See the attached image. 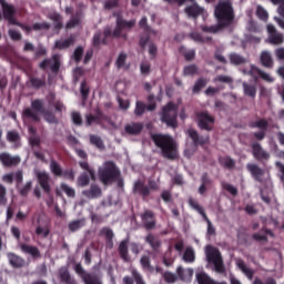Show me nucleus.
I'll list each match as a JSON object with an SVG mask.
<instances>
[{
  "label": "nucleus",
  "mask_w": 284,
  "mask_h": 284,
  "mask_svg": "<svg viewBox=\"0 0 284 284\" xmlns=\"http://www.w3.org/2000/svg\"><path fill=\"white\" fill-rule=\"evenodd\" d=\"M39 114L43 115L47 123H59L57 115H54L52 111L45 110L43 100L41 99L33 100L31 102V108H26L22 111V119L23 121H32L33 123H39V121H41V116H39Z\"/></svg>",
  "instance_id": "f257e3e1"
},
{
  "label": "nucleus",
  "mask_w": 284,
  "mask_h": 284,
  "mask_svg": "<svg viewBox=\"0 0 284 284\" xmlns=\"http://www.w3.org/2000/svg\"><path fill=\"white\" fill-rule=\"evenodd\" d=\"M215 19L222 28H230L234 23L235 13L232 0H220L214 10Z\"/></svg>",
  "instance_id": "f03ea898"
},
{
  "label": "nucleus",
  "mask_w": 284,
  "mask_h": 284,
  "mask_svg": "<svg viewBox=\"0 0 284 284\" xmlns=\"http://www.w3.org/2000/svg\"><path fill=\"white\" fill-rule=\"evenodd\" d=\"M150 138L154 145L161 149L162 156H164V159H176V144L174 143L172 136L168 134L152 133Z\"/></svg>",
  "instance_id": "7ed1b4c3"
},
{
  "label": "nucleus",
  "mask_w": 284,
  "mask_h": 284,
  "mask_svg": "<svg viewBox=\"0 0 284 284\" xmlns=\"http://www.w3.org/2000/svg\"><path fill=\"white\" fill-rule=\"evenodd\" d=\"M98 176L103 185H110V183H114V181L121 179V170L116 168L114 161H106L99 169Z\"/></svg>",
  "instance_id": "20e7f679"
},
{
  "label": "nucleus",
  "mask_w": 284,
  "mask_h": 284,
  "mask_svg": "<svg viewBox=\"0 0 284 284\" xmlns=\"http://www.w3.org/2000/svg\"><path fill=\"white\" fill-rule=\"evenodd\" d=\"M162 123H165L168 128H178L179 122V105L174 102H169L166 105L162 108V112L160 113Z\"/></svg>",
  "instance_id": "39448f33"
},
{
  "label": "nucleus",
  "mask_w": 284,
  "mask_h": 284,
  "mask_svg": "<svg viewBox=\"0 0 284 284\" xmlns=\"http://www.w3.org/2000/svg\"><path fill=\"white\" fill-rule=\"evenodd\" d=\"M205 255L207 263H212V265H214V270L217 274H225V263L223 262V255H221V251H219V248L207 245L205 248Z\"/></svg>",
  "instance_id": "423d86ee"
},
{
  "label": "nucleus",
  "mask_w": 284,
  "mask_h": 284,
  "mask_svg": "<svg viewBox=\"0 0 284 284\" xmlns=\"http://www.w3.org/2000/svg\"><path fill=\"white\" fill-rule=\"evenodd\" d=\"M149 184H145V181L138 180L133 184V194H136L138 196H141V199H148L150 194H152V190L156 191L159 190V184L154 180H149Z\"/></svg>",
  "instance_id": "0eeeda50"
},
{
  "label": "nucleus",
  "mask_w": 284,
  "mask_h": 284,
  "mask_svg": "<svg viewBox=\"0 0 284 284\" xmlns=\"http://www.w3.org/2000/svg\"><path fill=\"white\" fill-rule=\"evenodd\" d=\"M197 126L200 130H205L206 132H212L214 130V123L216 120L214 115H211L207 111H200L196 113Z\"/></svg>",
  "instance_id": "6e6552de"
},
{
  "label": "nucleus",
  "mask_w": 284,
  "mask_h": 284,
  "mask_svg": "<svg viewBox=\"0 0 284 284\" xmlns=\"http://www.w3.org/2000/svg\"><path fill=\"white\" fill-rule=\"evenodd\" d=\"M74 272L80 276L84 284H103L99 275L88 273L81 263L75 264Z\"/></svg>",
  "instance_id": "1a4fd4ad"
},
{
  "label": "nucleus",
  "mask_w": 284,
  "mask_h": 284,
  "mask_svg": "<svg viewBox=\"0 0 284 284\" xmlns=\"http://www.w3.org/2000/svg\"><path fill=\"white\" fill-rule=\"evenodd\" d=\"M49 65L53 74H59V71L61 70V57L55 53L50 59H44L39 64V68L41 70H48Z\"/></svg>",
  "instance_id": "9d476101"
},
{
  "label": "nucleus",
  "mask_w": 284,
  "mask_h": 284,
  "mask_svg": "<svg viewBox=\"0 0 284 284\" xmlns=\"http://www.w3.org/2000/svg\"><path fill=\"white\" fill-rule=\"evenodd\" d=\"M251 150L253 158L255 161H258V163H266V161H270L272 156L258 142H253L251 144Z\"/></svg>",
  "instance_id": "9b49d317"
},
{
  "label": "nucleus",
  "mask_w": 284,
  "mask_h": 284,
  "mask_svg": "<svg viewBox=\"0 0 284 284\" xmlns=\"http://www.w3.org/2000/svg\"><path fill=\"white\" fill-rule=\"evenodd\" d=\"M136 26V20H124L121 16L116 17V27L113 31V37H115V39H120L121 37V32H123V30H132V27Z\"/></svg>",
  "instance_id": "f8f14e48"
},
{
  "label": "nucleus",
  "mask_w": 284,
  "mask_h": 284,
  "mask_svg": "<svg viewBox=\"0 0 284 284\" xmlns=\"http://www.w3.org/2000/svg\"><path fill=\"white\" fill-rule=\"evenodd\" d=\"M0 6L2 8L3 19L9 21L11 26H14L18 22L17 18H14V14H17L14 6L7 3L6 0H0Z\"/></svg>",
  "instance_id": "ddd939ff"
},
{
  "label": "nucleus",
  "mask_w": 284,
  "mask_h": 284,
  "mask_svg": "<svg viewBox=\"0 0 284 284\" xmlns=\"http://www.w3.org/2000/svg\"><path fill=\"white\" fill-rule=\"evenodd\" d=\"M0 162L4 168H17V165L21 163V156L19 155L12 156L8 152H2L0 153Z\"/></svg>",
  "instance_id": "4468645a"
},
{
  "label": "nucleus",
  "mask_w": 284,
  "mask_h": 284,
  "mask_svg": "<svg viewBox=\"0 0 284 284\" xmlns=\"http://www.w3.org/2000/svg\"><path fill=\"white\" fill-rule=\"evenodd\" d=\"M246 170L247 172H250L254 181H256L257 183H263V176H265V169H262L261 166H258V164L247 163Z\"/></svg>",
  "instance_id": "2eb2a0df"
},
{
  "label": "nucleus",
  "mask_w": 284,
  "mask_h": 284,
  "mask_svg": "<svg viewBox=\"0 0 284 284\" xmlns=\"http://www.w3.org/2000/svg\"><path fill=\"white\" fill-rule=\"evenodd\" d=\"M187 134L192 140L194 148H199V145H207V143H210V136H203L194 129H189Z\"/></svg>",
  "instance_id": "dca6fc26"
},
{
  "label": "nucleus",
  "mask_w": 284,
  "mask_h": 284,
  "mask_svg": "<svg viewBox=\"0 0 284 284\" xmlns=\"http://www.w3.org/2000/svg\"><path fill=\"white\" fill-rule=\"evenodd\" d=\"M141 221L145 230H154L156 227V215L151 210H146L141 214Z\"/></svg>",
  "instance_id": "f3484780"
},
{
  "label": "nucleus",
  "mask_w": 284,
  "mask_h": 284,
  "mask_svg": "<svg viewBox=\"0 0 284 284\" xmlns=\"http://www.w3.org/2000/svg\"><path fill=\"white\" fill-rule=\"evenodd\" d=\"M37 180L44 194H50L52 192V186L50 185V174L47 172H38Z\"/></svg>",
  "instance_id": "a211bd4d"
},
{
  "label": "nucleus",
  "mask_w": 284,
  "mask_h": 284,
  "mask_svg": "<svg viewBox=\"0 0 284 284\" xmlns=\"http://www.w3.org/2000/svg\"><path fill=\"white\" fill-rule=\"evenodd\" d=\"M103 121H105V114L103 113V111H101V109L95 110V115L92 113L85 115V125L88 128H90V125H92L93 123H95L97 125H101Z\"/></svg>",
  "instance_id": "6ab92c4d"
},
{
  "label": "nucleus",
  "mask_w": 284,
  "mask_h": 284,
  "mask_svg": "<svg viewBox=\"0 0 284 284\" xmlns=\"http://www.w3.org/2000/svg\"><path fill=\"white\" fill-rule=\"evenodd\" d=\"M144 128H145V124L143 122H131L125 124L124 131L130 136H139V134L143 132Z\"/></svg>",
  "instance_id": "aec40b11"
},
{
  "label": "nucleus",
  "mask_w": 284,
  "mask_h": 284,
  "mask_svg": "<svg viewBox=\"0 0 284 284\" xmlns=\"http://www.w3.org/2000/svg\"><path fill=\"white\" fill-rule=\"evenodd\" d=\"M130 239L122 240L118 246V254L123 263H130Z\"/></svg>",
  "instance_id": "412c9836"
},
{
  "label": "nucleus",
  "mask_w": 284,
  "mask_h": 284,
  "mask_svg": "<svg viewBox=\"0 0 284 284\" xmlns=\"http://www.w3.org/2000/svg\"><path fill=\"white\" fill-rule=\"evenodd\" d=\"M145 110H148L149 112H154V110H156V103L145 104V102L143 101L135 102V116H143L145 114Z\"/></svg>",
  "instance_id": "4be33fe9"
},
{
  "label": "nucleus",
  "mask_w": 284,
  "mask_h": 284,
  "mask_svg": "<svg viewBox=\"0 0 284 284\" xmlns=\"http://www.w3.org/2000/svg\"><path fill=\"white\" fill-rule=\"evenodd\" d=\"M192 3L193 4H191L184 9V12L191 19H199V17H201V14H203V12H205V9L201 6H199V3H196V1L192 2Z\"/></svg>",
  "instance_id": "5701e85b"
},
{
  "label": "nucleus",
  "mask_w": 284,
  "mask_h": 284,
  "mask_svg": "<svg viewBox=\"0 0 284 284\" xmlns=\"http://www.w3.org/2000/svg\"><path fill=\"white\" fill-rule=\"evenodd\" d=\"M260 63H261L262 68L272 70V68H274V58L272 57V52L262 51L260 54Z\"/></svg>",
  "instance_id": "b1692460"
},
{
  "label": "nucleus",
  "mask_w": 284,
  "mask_h": 284,
  "mask_svg": "<svg viewBox=\"0 0 284 284\" xmlns=\"http://www.w3.org/2000/svg\"><path fill=\"white\" fill-rule=\"evenodd\" d=\"M8 261L11 267L14 270H21V267H26V260L14 253H8Z\"/></svg>",
  "instance_id": "393cba45"
},
{
  "label": "nucleus",
  "mask_w": 284,
  "mask_h": 284,
  "mask_svg": "<svg viewBox=\"0 0 284 284\" xmlns=\"http://www.w3.org/2000/svg\"><path fill=\"white\" fill-rule=\"evenodd\" d=\"M131 274H132V276L126 275V276L123 277V283L124 284H134V282L136 284H145V280H143V275H141L139 273V271L133 268L131 271Z\"/></svg>",
  "instance_id": "a878e982"
},
{
  "label": "nucleus",
  "mask_w": 284,
  "mask_h": 284,
  "mask_svg": "<svg viewBox=\"0 0 284 284\" xmlns=\"http://www.w3.org/2000/svg\"><path fill=\"white\" fill-rule=\"evenodd\" d=\"M20 250L24 254H30V256H32V258H41V251H39V247H37V246L23 243L20 245Z\"/></svg>",
  "instance_id": "bb28decb"
},
{
  "label": "nucleus",
  "mask_w": 284,
  "mask_h": 284,
  "mask_svg": "<svg viewBox=\"0 0 284 284\" xmlns=\"http://www.w3.org/2000/svg\"><path fill=\"white\" fill-rule=\"evenodd\" d=\"M101 194V187H99L97 184H92L89 190L82 191V195L85 196V199H99Z\"/></svg>",
  "instance_id": "cd10ccee"
},
{
  "label": "nucleus",
  "mask_w": 284,
  "mask_h": 284,
  "mask_svg": "<svg viewBox=\"0 0 284 284\" xmlns=\"http://www.w3.org/2000/svg\"><path fill=\"white\" fill-rule=\"evenodd\" d=\"M176 274L181 281H184L185 283H190L192 281V277L194 276V270L193 268H186L185 271L182 268V266H179L176 270Z\"/></svg>",
  "instance_id": "c85d7f7f"
},
{
  "label": "nucleus",
  "mask_w": 284,
  "mask_h": 284,
  "mask_svg": "<svg viewBox=\"0 0 284 284\" xmlns=\"http://www.w3.org/2000/svg\"><path fill=\"white\" fill-rule=\"evenodd\" d=\"M145 243H149L153 252H159L161 248V240L159 237L154 236V234H148L145 237Z\"/></svg>",
  "instance_id": "c756f323"
},
{
  "label": "nucleus",
  "mask_w": 284,
  "mask_h": 284,
  "mask_svg": "<svg viewBox=\"0 0 284 284\" xmlns=\"http://www.w3.org/2000/svg\"><path fill=\"white\" fill-rule=\"evenodd\" d=\"M74 43V37H69L65 40H57L54 42V49L55 50H68L70 45H73Z\"/></svg>",
  "instance_id": "7c9ffc66"
},
{
  "label": "nucleus",
  "mask_w": 284,
  "mask_h": 284,
  "mask_svg": "<svg viewBox=\"0 0 284 284\" xmlns=\"http://www.w3.org/2000/svg\"><path fill=\"white\" fill-rule=\"evenodd\" d=\"M242 88L245 97H250L251 99H256V84H250L247 82H243Z\"/></svg>",
  "instance_id": "2f4dec72"
},
{
  "label": "nucleus",
  "mask_w": 284,
  "mask_h": 284,
  "mask_svg": "<svg viewBox=\"0 0 284 284\" xmlns=\"http://www.w3.org/2000/svg\"><path fill=\"white\" fill-rule=\"evenodd\" d=\"M29 82L34 90H41V88H45V75L42 78L30 77Z\"/></svg>",
  "instance_id": "473e14b6"
},
{
  "label": "nucleus",
  "mask_w": 284,
  "mask_h": 284,
  "mask_svg": "<svg viewBox=\"0 0 284 284\" xmlns=\"http://www.w3.org/2000/svg\"><path fill=\"white\" fill-rule=\"evenodd\" d=\"M248 128H257V130L265 131L267 128H270V122L265 118H262L257 121L250 122Z\"/></svg>",
  "instance_id": "72a5a7b5"
},
{
  "label": "nucleus",
  "mask_w": 284,
  "mask_h": 284,
  "mask_svg": "<svg viewBox=\"0 0 284 284\" xmlns=\"http://www.w3.org/2000/svg\"><path fill=\"white\" fill-rule=\"evenodd\" d=\"M236 265L239 270H241V272L245 274L248 281H252V278H254V271L252 268H247V265H245V262L243 260H239Z\"/></svg>",
  "instance_id": "f704fd0d"
},
{
  "label": "nucleus",
  "mask_w": 284,
  "mask_h": 284,
  "mask_svg": "<svg viewBox=\"0 0 284 284\" xmlns=\"http://www.w3.org/2000/svg\"><path fill=\"white\" fill-rule=\"evenodd\" d=\"M50 171L54 176H63V168H61V164L57 162V160L52 159L50 160Z\"/></svg>",
  "instance_id": "c9c22d12"
},
{
  "label": "nucleus",
  "mask_w": 284,
  "mask_h": 284,
  "mask_svg": "<svg viewBox=\"0 0 284 284\" xmlns=\"http://www.w3.org/2000/svg\"><path fill=\"white\" fill-rule=\"evenodd\" d=\"M219 163L222 168H226V170H233L236 166V162L230 156L220 158Z\"/></svg>",
  "instance_id": "e433bc0d"
},
{
  "label": "nucleus",
  "mask_w": 284,
  "mask_h": 284,
  "mask_svg": "<svg viewBox=\"0 0 284 284\" xmlns=\"http://www.w3.org/2000/svg\"><path fill=\"white\" fill-rule=\"evenodd\" d=\"M229 59L232 65H243V63H247V60L239 53H231Z\"/></svg>",
  "instance_id": "4c0bfd02"
},
{
  "label": "nucleus",
  "mask_w": 284,
  "mask_h": 284,
  "mask_svg": "<svg viewBox=\"0 0 284 284\" xmlns=\"http://www.w3.org/2000/svg\"><path fill=\"white\" fill-rule=\"evenodd\" d=\"M140 265L143 270L146 272H150L151 274L154 272V266H152V261L150 260V256L144 255L140 260Z\"/></svg>",
  "instance_id": "58836bf2"
},
{
  "label": "nucleus",
  "mask_w": 284,
  "mask_h": 284,
  "mask_svg": "<svg viewBox=\"0 0 284 284\" xmlns=\"http://www.w3.org/2000/svg\"><path fill=\"white\" fill-rule=\"evenodd\" d=\"M244 74H247L248 77H252L254 81H258V77L261 74V69L254 64H251L250 70L244 69Z\"/></svg>",
  "instance_id": "ea45409f"
},
{
  "label": "nucleus",
  "mask_w": 284,
  "mask_h": 284,
  "mask_svg": "<svg viewBox=\"0 0 284 284\" xmlns=\"http://www.w3.org/2000/svg\"><path fill=\"white\" fill-rule=\"evenodd\" d=\"M284 42V36L281 32L268 36V43L272 45H281Z\"/></svg>",
  "instance_id": "a19ab883"
},
{
  "label": "nucleus",
  "mask_w": 284,
  "mask_h": 284,
  "mask_svg": "<svg viewBox=\"0 0 284 284\" xmlns=\"http://www.w3.org/2000/svg\"><path fill=\"white\" fill-rule=\"evenodd\" d=\"M106 45L108 41L103 38V33L101 31H98L93 36V47L99 48V45Z\"/></svg>",
  "instance_id": "79ce46f5"
},
{
  "label": "nucleus",
  "mask_w": 284,
  "mask_h": 284,
  "mask_svg": "<svg viewBox=\"0 0 284 284\" xmlns=\"http://www.w3.org/2000/svg\"><path fill=\"white\" fill-rule=\"evenodd\" d=\"M183 261L185 263H194V261H196V255L194 254V250H192V247H187L184 251Z\"/></svg>",
  "instance_id": "37998d69"
},
{
  "label": "nucleus",
  "mask_w": 284,
  "mask_h": 284,
  "mask_svg": "<svg viewBox=\"0 0 284 284\" xmlns=\"http://www.w3.org/2000/svg\"><path fill=\"white\" fill-rule=\"evenodd\" d=\"M189 204L193 207V210L199 212V214H201V216H203V219H207V214L205 213V209H203V206H200L199 202H196V200L190 199Z\"/></svg>",
  "instance_id": "c03bdc74"
},
{
  "label": "nucleus",
  "mask_w": 284,
  "mask_h": 284,
  "mask_svg": "<svg viewBox=\"0 0 284 284\" xmlns=\"http://www.w3.org/2000/svg\"><path fill=\"white\" fill-rule=\"evenodd\" d=\"M196 281L199 284H214V281L205 272L196 273Z\"/></svg>",
  "instance_id": "a18cd8bd"
},
{
  "label": "nucleus",
  "mask_w": 284,
  "mask_h": 284,
  "mask_svg": "<svg viewBox=\"0 0 284 284\" xmlns=\"http://www.w3.org/2000/svg\"><path fill=\"white\" fill-rule=\"evenodd\" d=\"M83 225H85L84 220H74L69 223L68 227H69L70 232H78V230H81V227H83Z\"/></svg>",
  "instance_id": "49530a36"
},
{
  "label": "nucleus",
  "mask_w": 284,
  "mask_h": 284,
  "mask_svg": "<svg viewBox=\"0 0 284 284\" xmlns=\"http://www.w3.org/2000/svg\"><path fill=\"white\" fill-rule=\"evenodd\" d=\"M223 28H227V27H221V22H217L216 26L202 27V32H209L210 34H216L217 32H221V30H223Z\"/></svg>",
  "instance_id": "de8ad7c7"
},
{
  "label": "nucleus",
  "mask_w": 284,
  "mask_h": 284,
  "mask_svg": "<svg viewBox=\"0 0 284 284\" xmlns=\"http://www.w3.org/2000/svg\"><path fill=\"white\" fill-rule=\"evenodd\" d=\"M205 85H207V79L205 78L197 79L193 85V93L199 94V92H201V89L205 88Z\"/></svg>",
  "instance_id": "09e8293b"
},
{
  "label": "nucleus",
  "mask_w": 284,
  "mask_h": 284,
  "mask_svg": "<svg viewBox=\"0 0 284 284\" xmlns=\"http://www.w3.org/2000/svg\"><path fill=\"white\" fill-rule=\"evenodd\" d=\"M184 77H194V74H199V67L196 64H190L184 67L183 69Z\"/></svg>",
  "instance_id": "8fccbe9b"
},
{
  "label": "nucleus",
  "mask_w": 284,
  "mask_h": 284,
  "mask_svg": "<svg viewBox=\"0 0 284 284\" xmlns=\"http://www.w3.org/2000/svg\"><path fill=\"white\" fill-rule=\"evenodd\" d=\"M49 104L53 105L55 112H63V110H65V105L63 104V102H61V100H58L54 102V94H51V99L49 100Z\"/></svg>",
  "instance_id": "3c124183"
},
{
  "label": "nucleus",
  "mask_w": 284,
  "mask_h": 284,
  "mask_svg": "<svg viewBox=\"0 0 284 284\" xmlns=\"http://www.w3.org/2000/svg\"><path fill=\"white\" fill-rule=\"evenodd\" d=\"M90 143L91 145H95L98 150H103V148H105L103 140L99 135H90Z\"/></svg>",
  "instance_id": "603ef678"
},
{
  "label": "nucleus",
  "mask_w": 284,
  "mask_h": 284,
  "mask_svg": "<svg viewBox=\"0 0 284 284\" xmlns=\"http://www.w3.org/2000/svg\"><path fill=\"white\" fill-rule=\"evenodd\" d=\"M80 94L83 101H85L88 97H90V87H88V82L85 80L82 81L80 84Z\"/></svg>",
  "instance_id": "864d4df0"
},
{
  "label": "nucleus",
  "mask_w": 284,
  "mask_h": 284,
  "mask_svg": "<svg viewBox=\"0 0 284 284\" xmlns=\"http://www.w3.org/2000/svg\"><path fill=\"white\" fill-rule=\"evenodd\" d=\"M125 61H128V53H120L115 60V67L121 70L125 67Z\"/></svg>",
  "instance_id": "5fc2aeb1"
},
{
  "label": "nucleus",
  "mask_w": 284,
  "mask_h": 284,
  "mask_svg": "<svg viewBox=\"0 0 284 284\" xmlns=\"http://www.w3.org/2000/svg\"><path fill=\"white\" fill-rule=\"evenodd\" d=\"M100 236H104L105 241H110L114 239V231L108 226H104L100 230Z\"/></svg>",
  "instance_id": "6e6d98bb"
},
{
  "label": "nucleus",
  "mask_w": 284,
  "mask_h": 284,
  "mask_svg": "<svg viewBox=\"0 0 284 284\" xmlns=\"http://www.w3.org/2000/svg\"><path fill=\"white\" fill-rule=\"evenodd\" d=\"M17 190L20 196H28V194H30V190H32V181H28L22 187L19 186Z\"/></svg>",
  "instance_id": "4d7b16f0"
},
{
  "label": "nucleus",
  "mask_w": 284,
  "mask_h": 284,
  "mask_svg": "<svg viewBox=\"0 0 284 284\" xmlns=\"http://www.w3.org/2000/svg\"><path fill=\"white\" fill-rule=\"evenodd\" d=\"M61 190L63 193L67 194V196H69V199H74V196H77V191H74V189L70 187V185L62 183L60 185Z\"/></svg>",
  "instance_id": "13d9d810"
},
{
  "label": "nucleus",
  "mask_w": 284,
  "mask_h": 284,
  "mask_svg": "<svg viewBox=\"0 0 284 284\" xmlns=\"http://www.w3.org/2000/svg\"><path fill=\"white\" fill-rule=\"evenodd\" d=\"M8 204V189L3 184H0V205Z\"/></svg>",
  "instance_id": "bf43d9fd"
},
{
  "label": "nucleus",
  "mask_w": 284,
  "mask_h": 284,
  "mask_svg": "<svg viewBox=\"0 0 284 284\" xmlns=\"http://www.w3.org/2000/svg\"><path fill=\"white\" fill-rule=\"evenodd\" d=\"M78 185H80V187H85L90 185V175L88 173H82L78 178Z\"/></svg>",
  "instance_id": "052dcab7"
},
{
  "label": "nucleus",
  "mask_w": 284,
  "mask_h": 284,
  "mask_svg": "<svg viewBox=\"0 0 284 284\" xmlns=\"http://www.w3.org/2000/svg\"><path fill=\"white\" fill-rule=\"evenodd\" d=\"M20 139L21 135H19V132L17 131H9L7 133V141H9V143H17Z\"/></svg>",
  "instance_id": "680f3d73"
},
{
  "label": "nucleus",
  "mask_w": 284,
  "mask_h": 284,
  "mask_svg": "<svg viewBox=\"0 0 284 284\" xmlns=\"http://www.w3.org/2000/svg\"><path fill=\"white\" fill-rule=\"evenodd\" d=\"M163 278H164L165 283L172 284V283H176V278H179V277L176 276V274L166 271L163 273Z\"/></svg>",
  "instance_id": "e2e57ef3"
},
{
  "label": "nucleus",
  "mask_w": 284,
  "mask_h": 284,
  "mask_svg": "<svg viewBox=\"0 0 284 284\" xmlns=\"http://www.w3.org/2000/svg\"><path fill=\"white\" fill-rule=\"evenodd\" d=\"M256 17L261 19V21H267L270 14L265 9H263V7L258 6L256 9Z\"/></svg>",
  "instance_id": "0e129e2a"
},
{
  "label": "nucleus",
  "mask_w": 284,
  "mask_h": 284,
  "mask_svg": "<svg viewBox=\"0 0 284 284\" xmlns=\"http://www.w3.org/2000/svg\"><path fill=\"white\" fill-rule=\"evenodd\" d=\"M71 119L74 123V125H83V118L81 116V113L74 111L71 113Z\"/></svg>",
  "instance_id": "69168bd1"
},
{
  "label": "nucleus",
  "mask_w": 284,
  "mask_h": 284,
  "mask_svg": "<svg viewBox=\"0 0 284 284\" xmlns=\"http://www.w3.org/2000/svg\"><path fill=\"white\" fill-rule=\"evenodd\" d=\"M73 59H74L75 63H81V59H83V47H78L74 50Z\"/></svg>",
  "instance_id": "338daca9"
},
{
  "label": "nucleus",
  "mask_w": 284,
  "mask_h": 284,
  "mask_svg": "<svg viewBox=\"0 0 284 284\" xmlns=\"http://www.w3.org/2000/svg\"><path fill=\"white\" fill-rule=\"evenodd\" d=\"M275 168L280 172V181L284 183V164L282 162H275Z\"/></svg>",
  "instance_id": "774afa93"
}]
</instances>
